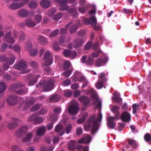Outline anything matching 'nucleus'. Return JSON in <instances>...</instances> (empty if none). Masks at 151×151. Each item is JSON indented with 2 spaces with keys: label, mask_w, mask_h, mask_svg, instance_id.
<instances>
[{
  "label": "nucleus",
  "mask_w": 151,
  "mask_h": 151,
  "mask_svg": "<svg viewBox=\"0 0 151 151\" xmlns=\"http://www.w3.org/2000/svg\"><path fill=\"white\" fill-rule=\"evenodd\" d=\"M88 124H86L84 126L86 130L89 129L91 126L92 124H93L91 130V133L94 134L98 129L99 124L97 121L95 115L91 116L88 121Z\"/></svg>",
  "instance_id": "1"
},
{
  "label": "nucleus",
  "mask_w": 151,
  "mask_h": 151,
  "mask_svg": "<svg viewBox=\"0 0 151 151\" xmlns=\"http://www.w3.org/2000/svg\"><path fill=\"white\" fill-rule=\"evenodd\" d=\"M53 56H51L50 52L46 51L44 55L42 60L44 61V64L45 66H49L51 65L53 63Z\"/></svg>",
  "instance_id": "2"
},
{
  "label": "nucleus",
  "mask_w": 151,
  "mask_h": 151,
  "mask_svg": "<svg viewBox=\"0 0 151 151\" xmlns=\"http://www.w3.org/2000/svg\"><path fill=\"white\" fill-rule=\"evenodd\" d=\"M53 83V81L52 80L49 81L47 82L44 81L43 82L42 84L40 83H39V84L40 86L42 87L44 90L46 91L52 89Z\"/></svg>",
  "instance_id": "3"
},
{
  "label": "nucleus",
  "mask_w": 151,
  "mask_h": 151,
  "mask_svg": "<svg viewBox=\"0 0 151 151\" xmlns=\"http://www.w3.org/2000/svg\"><path fill=\"white\" fill-rule=\"evenodd\" d=\"M27 127L23 126L16 130L15 134L18 137H22L27 133Z\"/></svg>",
  "instance_id": "4"
},
{
  "label": "nucleus",
  "mask_w": 151,
  "mask_h": 151,
  "mask_svg": "<svg viewBox=\"0 0 151 151\" xmlns=\"http://www.w3.org/2000/svg\"><path fill=\"white\" fill-rule=\"evenodd\" d=\"M86 42L83 38H76L73 43L74 47L78 48L80 47Z\"/></svg>",
  "instance_id": "5"
},
{
  "label": "nucleus",
  "mask_w": 151,
  "mask_h": 151,
  "mask_svg": "<svg viewBox=\"0 0 151 151\" xmlns=\"http://www.w3.org/2000/svg\"><path fill=\"white\" fill-rule=\"evenodd\" d=\"M28 121H33L35 124H40L43 122V119L42 117H36L35 114L30 116L29 118Z\"/></svg>",
  "instance_id": "6"
},
{
  "label": "nucleus",
  "mask_w": 151,
  "mask_h": 151,
  "mask_svg": "<svg viewBox=\"0 0 151 151\" xmlns=\"http://www.w3.org/2000/svg\"><path fill=\"white\" fill-rule=\"evenodd\" d=\"M121 119L124 122H129L131 120V116L130 114L127 111L123 112L121 114Z\"/></svg>",
  "instance_id": "7"
},
{
  "label": "nucleus",
  "mask_w": 151,
  "mask_h": 151,
  "mask_svg": "<svg viewBox=\"0 0 151 151\" xmlns=\"http://www.w3.org/2000/svg\"><path fill=\"white\" fill-rule=\"evenodd\" d=\"M17 101V97L16 95H10L7 99V104L9 105L15 104Z\"/></svg>",
  "instance_id": "8"
},
{
  "label": "nucleus",
  "mask_w": 151,
  "mask_h": 151,
  "mask_svg": "<svg viewBox=\"0 0 151 151\" xmlns=\"http://www.w3.org/2000/svg\"><path fill=\"white\" fill-rule=\"evenodd\" d=\"M3 39L5 41L12 44L15 42L14 38L11 36V32H8L6 34Z\"/></svg>",
  "instance_id": "9"
},
{
  "label": "nucleus",
  "mask_w": 151,
  "mask_h": 151,
  "mask_svg": "<svg viewBox=\"0 0 151 151\" xmlns=\"http://www.w3.org/2000/svg\"><path fill=\"white\" fill-rule=\"evenodd\" d=\"M67 0H58V4L60 7L59 10L60 11H65L68 10V6L67 5Z\"/></svg>",
  "instance_id": "10"
},
{
  "label": "nucleus",
  "mask_w": 151,
  "mask_h": 151,
  "mask_svg": "<svg viewBox=\"0 0 151 151\" xmlns=\"http://www.w3.org/2000/svg\"><path fill=\"white\" fill-rule=\"evenodd\" d=\"M78 99L79 101L82 103L83 106H88L90 99L87 96H81L78 98Z\"/></svg>",
  "instance_id": "11"
},
{
  "label": "nucleus",
  "mask_w": 151,
  "mask_h": 151,
  "mask_svg": "<svg viewBox=\"0 0 151 151\" xmlns=\"http://www.w3.org/2000/svg\"><path fill=\"white\" fill-rule=\"evenodd\" d=\"M13 122H11L8 125V127L10 129H13L18 125V122L20 120L16 118H13L12 119Z\"/></svg>",
  "instance_id": "12"
},
{
  "label": "nucleus",
  "mask_w": 151,
  "mask_h": 151,
  "mask_svg": "<svg viewBox=\"0 0 151 151\" xmlns=\"http://www.w3.org/2000/svg\"><path fill=\"white\" fill-rule=\"evenodd\" d=\"M35 99L33 97L30 98L29 99L26 101L24 106L23 107V110H27L28 108L33 104L35 103Z\"/></svg>",
  "instance_id": "13"
},
{
  "label": "nucleus",
  "mask_w": 151,
  "mask_h": 151,
  "mask_svg": "<svg viewBox=\"0 0 151 151\" xmlns=\"http://www.w3.org/2000/svg\"><path fill=\"white\" fill-rule=\"evenodd\" d=\"M116 117L110 116L107 120V125L109 128L113 129L115 127L116 124L114 121Z\"/></svg>",
  "instance_id": "14"
},
{
  "label": "nucleus",
  "mask_w": 151,
  "mask_h": 151,
  "mask_svg": "<svg viewBox=\"0 0 151 151\" xmlns=\"http://www.w3.org/2000/svg\"><path fill=\"white\" fill-rule=\"evenodd\" d=\"M109 58L105 56L103 59L99 58L97 60L96 62V66H101L104 65L107 62Z\"/></svg>",
  "instance_id": "15"
},
{
  "label": "nucleus",
  "mask_w": 151,
  "mask_h": 151,
  "mask_svg": "<svg viewBox=\"0 0 151 151\" xmlns=\"http://www.w3.org/2000/svg\"><path fill=\"white\" fill-rule=\"evenodd\" d=\"M23 85L21 83H14L12 84L9 87V89L11 91H17L18 88H19L21 87H23Z\"/></svg>",
  "instance_id": "16"
},
{
  "label": "nucleus",
  "mask_w": 151,
  "mask_h": 151,
  "mask_svg": "<svg viewBox=\"0 0 151 151\" xmlns=\"http://www.w3.org/2000/svg\"><path fill=\"white\" fill-rule=\"evenodd\" d=\"M79 107L77 105H72L68 108V111L71 114H77L79 111Z\"/></svg>",
  "instance_id": "17"
},
{
  "label": "nucleus",
  "mask_w": 151,
  "mask_h": 151,
  "mask_svg": "<svg viewBox=\"0 0 151 151\" xmlns=\"http://www.w3.org/2000/svg\"><path fill=\"white\" fill-rule=\"evenodd\" d=\"M61 110L60 107H56L53 110V112L55 113L54 114H52L51 116V118L52 120H56L58 118V116L57 114H59L60 113Z\"/></svg>",
  "instance_id": "18"
},
{
  "label": "nucleus",
  "mask_w": 151,
  "mask_h": 151,
  "mask_svg": "<svg viewBox=\"0 0 151 151\" xmlns=\"http://www.w3.org/2000/svg\"><path fill=\"white\" fill-rule=\"evenodd\" d=\"M25 24L27 27H32L36 25V23L32 19H29L25 20Z\"/></svg>",
  "instance_id": "19"
},
{
  "label": "nucleus",
  "mask_w": 151,
  "mask_h": 151,
  "mask_svg": "<svg viewBox=\"0 0 151 151\" xmlns=\"http://www.w3.org/2000/svg\"><path fill=\"white\" fill-rule=\"evenodd\" d=\"M18 14L21 17H26L29 15V12L25 9H22L18 11Z\"/></svg>",
  "instance_id": "20"
},
{
  "label": "nucleus",
  "mask_w": 151,
  "mask_h": 151,
  "mask_svg": "<svg viewBox=\"0 0 151 151\" xmlns=\"http://www.w3.org/2000/svg\"><path fill=\"white\" fill-rule=\"evenodd\" d=\"M63 126L61 124H58L55 127V130L56 132H60L58 135L60 136L63 135L64 133L65 132L63 130Z\"/></svg>",
  "instance_id": "21"
},
{
  "label": "nucleus",
  "mask_w": 151,
  "mask_h": 151,
  "mask_svg": "<svg viewBox=\"0 0 151 151\" xmlns=\"http://www.w3.org/2000/svg\"><path fill=\"white\" fill-rule=\"evenodd\" d=\"M60 98L58 94L52 95L49 98V101L52 103L57 102L59 101Z\"/></svg>",
  "instance_id": "22"
},
{
  "label": "nucleus",
  "mask_w": 151,
  "mask_h": 151,
  "mask_svg": "<svg viewBox=\"0 0 151 151\" xmlns=\"http://www.w3.org/2000/svg\"><path fill=\"white\" fill-rule=\"evenodd\" d=\"M68 13L71 14L72 17L74 18H76L78 17V14L77 10L76 8L70 9L68 10Z\"/></svg>",
  "instance_id": "23"
},
{
  "label": "nucleus",
  "mask_w": 151,
  "mask_h": 151,
  "mask_svg": "<svg viewBox=\"0 0 151 151\" xmlns=\"http://www.w3.org/2000/svg\"><path fill=\"white\" fill-rule=\"evenodd\" d=\"M22 87L23 88L21 89L19 88L18 90L15 91V93L19 95H23L27 93L28 90L27 88L24 87V85Z\"/></svg>",
  "instance_id": "24"
},
{
  "label": "nucleus",
  "mask_w": 151,
  "mask_h": 151,
  "mask_svg": "<svg viewBox=\"0 0 151 151\" xmlns=\"http://www.w3.org/2000/svg\"><path fill=\"white\" fill-rule=\"evenodd\" d=\"M41 6L44 8H47L50 5V2L47 0H43L40 2Z\"/></svg>",
  "instance_id": "25"
},
{
  "label": "nucleus",
  "mask_w": 151,
  "mask_h": 151,
  "mask_svg": "<svg viewBox=\"0 0 151 151\" xmlns=\"http://www.w3.org/2000/svg\"><path fill=\"white\" fill-rule=\"evenodd\" d=\"M15 69L21 70L22 73H26L30 71V70L27 69V67H14Z\"/></svg>",
  "instance_id": "26"
},
{
  "label": "nucleus",
  "mask_w": 151,
  "mask_h": 151,
  "mask_svg": "<svg viewBox=\"0 0 151 151\" xmlns=\"http://www.w3.org/2000/svg\"><path fill=\"white\" fill-rule=\"evenodd\" d=\"M71 24L72 22L69 23L65 26L64 28H61L60 29V34L63 35L66 34L68 32V29Z\"/></svg>",
  "instance_id": "27"
},
{
  "label": "nucleus",
  "mask_w": 151,
  "mask_h": 151,
  "mask_svg": "<svg viewBox=\"0 0 151 151\" xmlns=\"http://www.w3.org/2000/svg\"><path fill=\"white\" fill-rule=\"evenodd\" d=\"M46 132V127H42L39 128L37 130L36 132L37 135L42 136L44 135Z\"/></svg>",
  "instance_id": "28"
},
{
  "label": "nucleus",
  "mask_w": 151,
  "mask_h": 151,
  "mask_svg": "<svg viewBox=\"0 0 151 151\" xmlns=\"http://www.w3.org/2000/svg\"><path fill=\"white\" fill-rule=\"evenodd\" d=\"M15 58L14 56L7 58L5 62V63L8 65L7 66H8V65H12L15 61Z\"/></svg>",
  "instance_id": "29"
},
{
  "label": "nucleus",
  "mask_w": 151,
  "mask_h": 151,
  "mask_svg": "<svg viewBox=\"0 0 151 151\" xmlns=\"http://www.w3.org/2000/svg\"><path fill=\"white\" fill-rule=\"evenodd\" d=\"M38 42L42 45H45L47 44V39L45 37L40 35L39 36L38 38Z\"/></svg>",
  "instance_id": "30"
},
{
  "label": "nucleus",
  "mask_w": 151,
  "mask_h": 151,
  "mask_svg": "<svg viewBox=\"0 0 151 151\" xmlns=\"http://www.w3.org/2000/svg\"><path fill=\"white\" fill-rule=\"evenodd\" d=\"M76 145V142L72 140L69 143L68 145V148L70 151L73 150Z\"/></svg>",
  "instance_id": "31"
},
{
  "label": "nucleus",
  "mask_w": 151,
  "mask_h": 151,
  "mask_svg": "<svg viewBox=\"0 0 151 151\" xmlns=\"http://www.w3.org/2000/svg\"><path fill=\"white\" fill-rule=\"evenodd\" d=\"M128 143L129 145H131L133 148H137L138 144L135 140L131 139H129Z\"/></svg>",
  "instance_id": "32"
},
{
  "label": "nucleus",
  "mask_w": 151,
  "mask_h": 151,
  "mask_svg": "<svg viewBox=\"0 0 151 151\" xmlns=\"http://www.w3.org/2000/svg\"><path fill=\"white\" fill-rule=\"evenodd\" d=\"M22 5L19 3H13L10 6V8L13 9H17L22 7Z\"/></svg>",
  "instance_id": "33"
},
{
  "label": "nucleus",
  "mask_w": 151,
  "mask_h": 151,
  "mask_svg": "<svg viewBox=\"0 0 151 151\" xmlns=\"http://www.w3.org/2000/svg\"><path fill=\"white\" fill-rule=\"evenodd\" d=\"M29 77L32 78V79L29 82L28 85L29 86H31L34 85L37 81V78L35 76L32 77L31 76V75H29Z\"/></svg>",
  "instance_id": "34"
},
{
  "label": "nucleus",
  "mask_w": 151,
  "mask_h": 151,
  "mask_svg": "<svg viewBox=\"0 0 151 151\" xmlns=\"http://www.w3.org/2000/svg\"><path fill=\"white\" fill-rule=\"evenodd\" d=\"M78 26L76 24L72 25L69 29V32L70 33H73L76 32L78 29Z\"/></svg>",
  "instance_id": "35"
},
{
  "label": "nucleus",
  "mask_w": 151,
  "mask_h": 151,
  "mask_svg": "<svg viewBox=\"0 0 151 151\" xmlns=\"http://www.w3.org/2000/svg\"><path fill=\"white\" fill-rule=\"evenodd\" d=\"M83 137L84 140L85 144H87L90 142L91 140V137L90 135L87 134L85 135Z\"/></svg>",
  "instance_id": "36"
},
{
  "label": "nucleus",
  "mask_w": 151,
  "mask_h": 151,
  "mask_svg": "<svg viewBox=\"0 0 151 151\" xmlns=\"http://www.w3.org/2000/svg\"><path fill=\"white\" fill-rule=\"evenodd\" d=\"M99 81L104 82L107 81V79L105 77V74L104 73H101L99 75Z\"/></svg>",
  "instance_id": "37"
},
{
  "label": "nucleus",
  "mask_w": 151,
  "mask_h": 151,
  "mask_svg": "<svg viewBox=\"0 0 151 151\" xmlns=\"http://www.w3.org/2000/svg\"><path fill=\"white\" fill-rule=\"evenodd\" d=\"M32 135L31 133H28L26 136L22 140V142H29L31 139Z\"/></svg>",
  "instance_id": "38"
},
{
  "label": "nucleus",
  "mask_w": 151,
  "mask_h": 151,
  "mask_svg": "<svg viewBox=\"0 0 151 151\" xmlns=\"http://www.w3.org/2000/svg\"><path fill=\"white\" fill-rule=\"evenodd\" d=\"M93 63V59L91 56H88L87 60L86 62V64L88 65H92Z\"/></svg>",
  "instance_id": "39"
},
{
  "label": "nucleus",
  "mask_w": 151,
  "mask_h": 151,
  "mask_svg": "<svg viewBox=\"0 0 151 151\" xmlns=\"http://www.w3.org/2000/svg\"><path fill=\"white\" fill-rule=\"evenodd\" d=\"M42 16L40 14H37L35 16L34 19L36 22V24L39 23L42 21Z\"/></svg>",
  "instance_id": "40"
},
{
  "label": "nucleus",
  "mask_w": 151,
  "mask_h": 151,
  "mask_svg": "<svg viewBox=\"0 0 151 151\" xmlns=\"http://www.w3.org/2000/svg\"><path fill=\"white\" fill-rule=\"evenodd\" d=\"M6 88L5 83L3 82H0V93L4 91Z\"/></svg>",
  "instance_id": "41"
},
{
  "label": "nucleus",
  "mask_w": 151,
  "mask_h": 151,
  "mask_svg": "<svg viewBox=\"0 0 151 151\" xmlns=\"http://www.w3.org/2000/svg\"><path fill=\"white\" fill-rule=\"evenodd\" d=\"M13 50L18 53L21 52V47L19 45L16 44L14 45L13 47Z\"/></svg>",
  "instance_id": "42"
},
{
  "label": "nucleus",
  "mask_w": 151,
  "mask_h": 151,
  "mask_svg": "<svg viewBox=\"0 0 151 151\" xmlns=\"http://www.w3.org/2000/svg\"><path fill=\"white\" fill-rule=\"evenodd\" d=\"M29 6L33 9L36 8L37 6V3L35 1H30L29 4Z\"/></svg>",
  "instance_id": "43"
},
{
  "label": "nucleus",
  "mask_w": 151,
  "mask_h": 151,
  "mask_svg": "<svg viewBox=\"0 0 151 151\" xmlns=\"http://www.w3.org/2000/svg\"><path fill=\"white\" fill-rule=\"evenodd\" d=\"M87 9V6H81L78 8V11L82 14L85 13Z\"/></svg>",
  "instance_id": "44"
},
{
  "label": "nucleus",
  "mask_w": 151,
  "mask_h": 151,
  "mask_svg": "<svg viewBox=\"0 0 151 151\" xmlns=\"http://www.w3.org/2000/svg\"><path fill=\"white\" fill-rule=\"evenodd\" d=\"M65 37L64 35L60 37L59 42L61 45H64L65 42Z\"/></svg>",
  "instance_id": "45"
},
{
  "label": "nucleus",
  "mask_w": 151,
  "mask_h": 151,
  "mask_svg": "<svg viewBox=\"0 0 151 151\" xmlns=\"http://www.w3.org/2000/svg\"><path fill=\"white\" fill-rule=\"evenodd\" d=\"M144 139L146 142H150L151 140V135L149 133L145 134L144 136Z\"/></svg>",
  "instance_id": "46"
},
{
  "label": "nucleus",
  "mask_w": 151,
  "mask_h": 151,
  "mask_svg": "<svg viewBox=\"0 0 151 151\" xmlns=\"http://www.w3.org/2000/svg\"><path fill=\"white\" fill-rule=\"evenodd\" d=\"M26 62L25 61L23 60H20L16 65L15 64L14 66H26Z\"/></svg>",
  "instance_id": "47"
},
{
  "label": "nucleus",
  "mask_w": 151,
  "mask_h": 151,
  "mask_svg": "<svg viewBox=\"0 0 151 151\" xmlns=\"http://www.w3.org/2000/svg\"><path fill=\"white\" fill-rule=\"evenodd\" d=\"M104 82L99 80L96 84V87L98 89H101L103 87V83Z\"/></svg>",
  "instance_id": "48"
},
{
  "label": "nucleus",
  "mask_w": 151,
  "mask_h": 151,
  "mask_svg": "<svg viewBox=\"0 0 151 151\" xmlns=\"http://www.w3.org/2000/svg\"><path fill=\"white\" fill-rule=\"evenodd\" d=\"M32 44L30 43H27L26 45L25 50L29 52L32 50Z\"/></svg>",
  "instance_id": "49"
},
{
  "label": "nucleus",
  "mask_w": 151,
  "mask_h": 151,
  "mask_svg": "<svg viewBox=\"0 0 151 151\" xmlns=\"http://www.w3.org/2000/svg\"><path fill=\"white\" fill-rule=\"evenodd\" d=\"M38 52V50L37 49L31 50L29 51V54L32 56H35L37 54Z\"/></svg>",
  "instance_id": "50"
},
{
  "label": "nucleus",
  "mask_w": 151,
  "mask_h": 151,
  "mask_svg": "<svg viewBox=\"0 0 151 151\" xmlns=\"http://www.w3.org/2000/svg\"><path fill=\"white\" fill-rule=\"evenodd\" d=\"M52 120V121L51 122L48 124L46 126L47 129L49 130H51L52 128L54 123L55 122V120Z\"/></svg>",
  "instance_id": "51"
},
{
  "label": "nucleus",
  "mask_w": 151,
  "mask_h": 151,
  "mask_svg": "<svg viewBox=\"0 0 151 151\" xmlns=\"http://www.w3.org/2000/svg\"><path fill=\"white\" fill-rule=\"evenodd\" d=\"M120 108L117 106H114L113 107L112 111L114 113H116V114L118 115L119 114V112L118 111L119 110Z\"/></svg>",
  "instance_id": "52"
},
{
  "label": "nucleus",
  "mask_w": 151,
  "mask_h": 151,
  "mask_svg": "<svg viewBox=\"0 0 151 151\" xmlns=\"http://www.w3.org/2000/svg\"><path fill=\"white\" fill-rule=\"evenodd\" d=\"M77 34L80 37H83L86 34V31L85 30L82 29L77 32Z\"/></svg>",
  "instance_id": "53"
},
{
  "label": "nucleus",
  "mask_w": 151,
  "mask_h": 151,
  "mask_svg": "<svg viewBox=\"0 0 151 151\" xmlns=\"http://www.w3.org/2000/svg\"><path fill=\"white\" fill-rule=\"evenodd\" d=\"M59 32L58 29H56L53 31L49 35V36L51 37H54L58 35Z\"/></svg>",
  "instance_id": "54"
},
{
  "label": "nucleus",
  "mask_w": 151,
  "mask_h": 151,
  "mask_svg": "<svg viewBox=\"0 0 151 151\" xmlns=\"http://www.w3.org/2000/svg\"><path fill=\"white\" fill-rule=\"evenodd\" d=\"M72 94V92L70 90H67L65 91L64 96L67 97L70 96Z\"/></svg>",
  "instance_id": "55"
},
{
  "label": "nucleus",
  "mask_w": 151,
  "mask_h": 151,
  "mask_svg": "<svg viewBox=\"0 0 151 151\" xmlns=\"http://www.w3.org/2000/svg\"><path fill=\"white\" fill-rule=\"evenodd\" d=\"M40 107V105L38 104H37L31 108V110L32 111H35L39 109Z\"/></svg>",
  "instance_id": "56"
},
{
  "label": "nucleus",
  "mask_w": 151,
  "mask_h": 151,
  "mask_svg": "<svg viewBox=\"0 0 151 151\" xmlns=\"http://www.w3.org/2000/svg\"><path fill=\"white\" fill-rule=\"evenodd\" d=\"M62 16V14L59 13L56 14L53 17V19L55 20L58 21L61 18Z\"/></svg>",
  "instance_id": "57"
},
{
  "label": "nucleus",
  "mask_w": 151,
  "mask_h": 151,
  "mask_svg": "<svg viewBox=\"0 0 151 151\" xmlns=\"http://www.w3.org/2000/svg\"><path fill=\"white\" fill-rule=\"evenodd\" d=\"M91 99L98 101L99 100V98L94 93H92L91 94Z\"/></svg>",
  "instance_id": "58"
},
{
  "label": "nucleus",
  "mask_w": 151,
  "mask_h": 151,
  "mask_svg": "<svg viewBox=\"0 0 151 151\" xmlns=\"http://www.w3.org/2000/svg\"><path fill=\"white\" fill-rule=\"evenodd\" d=\"M77 55V53L76 52L70 51L69 57L73 59L75 58Z\"/></svg>",
  "instance_id": "59"
},
{
  "label": "nucleus",
  "mask_w": 151,
  "mask_h": 151,
  "mask_svg": "<svg viewBox=\"0 0 151 151\" xmlns=\"http://www.w3.org/2000/svg\"><path fill=\"white\" fill-rule=\"evenodd\" d=\"M92 45V42H88L85 46L84 47L85 49L86 50L90 49Z\"/></svg>",
  "instance_id": "60"
},
{
  "label": "nucleus",
  "mask_w": 151,
  "mask_h": 151,
  "mask_svg": "<svg viewBox=\"0 0 151 151\" xmlns=\"http://www.w3.org/2000/svg\"><path fill=\"white\" fill-rule=\"evenodd\" d=\"M70 51L68 50H64L63 52V54L64 56L66 57H69Z\"/></svg>",
  "instance_id": "61"
},
{
  "label": "nucleus",
  "mask_w": 151,
  "mask_h": 151,
  "mask_svg": "<svg viewBox=\"0 0 151 151\" xmlns=\"http://www.w3.org/2000/svg\"><path fill=\"white\" fill-rule=\"evenodd\" d=\"M114 101L117 103H120L122 101V100L121 98L117 96L113 97Z\"/></svg>",
  "instance_id": "62"
},
{
  "label": "nucleus",
  "mask_w": 151,
  "mask_h": 151,
  "mask_svg": "<svg viewBox=\"0 0 151 151\" xmlns=\"http://www.w3.org/2000/svg\"><path fill=\"white\" fill-rule=\"evenodd\" d=\"M71 70H69L66 71H65L63 73L65 76L66 77H68L71 74Z\"/></svg>",
  "instance_id": "63"
},
{
  "label": "nucleus",
  "mask_w": 151,
  "mask_h": 151,
  "mask_svg": "<svg viewBox=\"0 0 151 151\" xmlns=\"http://www.w3.org/2000/svg\"><path fill=\"white\" fill-rule=\"evenodd\" d=\"M8 45L5 43H3L0 48V50L1 52H4L5 51L7 48Z\"/></svg>",
  "instance_id": "64"
}]
</instances>
